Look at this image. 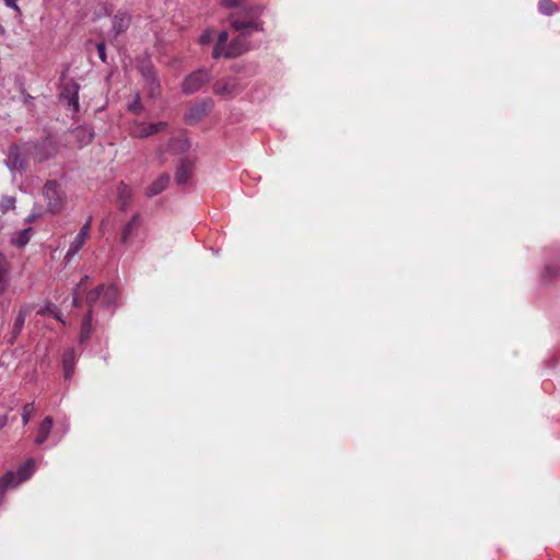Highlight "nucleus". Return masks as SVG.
I'll use <instances>...</instances> for the list:
<instances>
[{"instance_id":"15","label":"nucleus","mask_w":560,"mask_h":560,"mask_svg":"<svg viewBox=\"0 0 560 560\" xmlns=\"http://www.w3.org/2000/svg\"><path fill=\"white\" fill-rule=\"evenodd\" d=\"M54 420L50 416H47L38 427L37 435L34 440L36 445H42L50 434Z\"/></svg>"},{"instance_id":"8","label":"nucleus","mask_w":560,"mask_h":560,"mask_svg":"<svg viewBox=\"0 0 560 560\" xmlns=\"http://www.w3.org/2000/svg\"><path fill=\"white\" fill-rule=\"evenodd\" d=\"M32 149L31 154L38 163L49 160L56 151L55 142L50 137H47L42 142L34 143Z\"/></svg>"},{"instance_id":"13","label":"nucleus","mask_w":560,"mask_h":560,"mask_svg":"<svg viewBox=\"0 0 560 560\" xmlns=\"http://www.w3.org/2000/svg\"><path fill=\"white\" fill-rule=\"evenodd\" d=\"M5 163L11 171H21L25 167L26 162L22 158V154L18 145L10 147Z\"/></svg>"},{"instance_id":"21","label":"nucleus","mask_w":560,"mask_h":560,"mask_svg":"<svg viewBox=\"0 0 560 560\" xmlns=\"http://www.w3.org/2000/svg\"><path fill=\"white\" fill-rule=\"evenodd\" d=\"M9 270L10 267L7 257L3 254H0V293L5 289Z\"/></svg>"},{"instance_id":"30","label":"nucleus","mask_w":560,"mask_h":560,"mask_svg":"<svg viewBox=\"0 0 560 560\" xmlns=\"http://www.w3.org/2000/svg\"><path fill=\"white\" fill-rule=\"evenodd\" d=\"M14 206H15V198L14 197L4 196L0 200V209L2 210V212H5V211H8L10 209H13Z\"/></svg>"},{"instance_id":"10","label":"nucleus","mask_w":560,"mask_h":560,"mask_svg":"<svg viewBox=\"0 0 560 560\" xmlns=\"http://www.w3.org/2000/svg\"><path fill=\"white\" fill-rule=\"evenodd\" d=\"M91 218L85 222V224L81 228L80 232L78 233V235L75 236V238L71 242L68 250H67V257H73L75 256L80 250L81 248L83 247V245L85 244V242L89 240L90 237V229H91Z\"/></svg>"},{"instance_id":"9","label":"nucleus","mask_w":560,"mask_h":560,"mask_svg":"<svg viewBox=\"0 0 560 560\" xmlns=\"http://www.w3.org/2000/svg\"><path fill=\"white\" fill-rule=\"evenodd\" d=\"M79 90L80 85L74 81H70L60 91V100L67 102V106L74 112L79 110Z\"/></svg>"},{"instance_id":"25","label":"nucleus","mask_w":560,"mask_h":560,"mask_svg":"<svg viewBox=\"0 0 560 560\" xmlns=\"http://www.w3.org/2000/svg\"><path fill=\"white\" fill-rule=\"evenodd\" d=\"M538 10L544 15H552L558 10V7L551 0H539Z\"/></svg>"},{"instance_id":"17","label":"nucleus","mask_w":560,"mask_h":560,"mask_svg":"<svg viewBox=\"0 0 560 560\" xmlns=\"http://www.w3.org/2000/svg\"><path fill=\"white\" fill-rule=\"evenodd\" d=\"M139 228V217L138 214H133L130 221L125 225L121 236L120 243L125 246L129 244V240L133 232H137Z\"/></svg>"},{"instance_id":"35","label":"nucleus","mask_w":560,"mask_h":560,"mask_svg":"<svg viewBox=\"0 0 560 560\" xmlns=\"http://www.w3.org/2000/svg\"><path fill=\"white\" fill-rule=\"evenodd\" d=\"M129 109L137 113L140 109V93L135 95L133 102L129 105Z\"/></svg>"},{"instance_id":"34","label":"nucleus","mask_w":560,"mask_h":560,"mask_svg":"<svg viewBox=\"0 0 560 560\" xmlns=\"http://www.w3.org/2000/svg\"><path fill=\"white\" fill-rule=\"evenodd\" d=\"M245 0H222V5L229 9L241 7Z\"/></svg>"},{"instance_id":"7","label":"nucleus","mask_w":560,"mask_h":560,"mask_svg":"<svg viewBox=\"0 0 560 560\" xmlns=\"http://www.w3.org/2000/svg\"><path fill=\"white\" fill-rule=\"evenodd\" d=\"M142 90L148 91V96L154 98L160 94V82L156 79L155 71L144 65L142 60Z\"/></svg>"},{"instance_id":"12","label":"nucleus","mask_w":560,"mask_h":560,"mask_svg":"<svg viewBox=\"0 0 560 560\" xmlns=\"http://www.w3.org/2000/svg\"><path fill=\"white\" fill-rule=\"evenodd\" d=\"M31 310L28 306H22L15 317V322L11 331V336L8 339V343L13 345L16 338L20 336L26 317L30 315Z\"/></svg>"},{"instance_id":"32","label":"nucleus","mask_w":560,"mask_h":560,"mask_svg":"<svg viewBox=\"0 0 560 560\" xmlns=\"http://www.w3.org/2000/svg\"><path fill=\"white\" fill-rule=\"evenodd\" d=\"M88 280V276H85L75 287L74 289V292H73V300H72V304L74 306H79V295H80V290L81 288L84 285V282Z\"/></svg>"},{"instance_id":"1","label":"nucleus","mask_w":560,"mask_h":560,"mask_svg":"<svg viewBox=\"0 0 560 560\" xmlns=\"http://www.w3.org/2000/svg\"><path fill=\"white\" fill-rule=\"evenodd\" d=\"M265 7L261 4L246 5L238 13L229 16L231 27L240 35L248 37L254 32H264V21L260 20Z\"/></svg>"},{"instance_id":"23","label":"nucleus","mask_w":560,"mask_h":560,"mask_svg":"<svg viewBox=\"0 0 560 560\" xmlns=\"http://www.w3.org/2000/svg\"><path fill=\"white\" fill-rule=\"evenodd\" d=\"M104 290V285H98L94 290L90 291L86 295V303L89 304V310L93 312V306L101 301L102 302V292Z\"/></svg>"},{"instance_id":"28","label":"nucleus","mask_w":560,"mask_h":560,"mask_svg":"<svg viewBox=\"0 0 560 560\" xmlns=\"http://www.w3.org/2000/svg\"><path fill=\"white\" fill-rule=\"evenodd\" d=\"M35 411V405L34 402H28L26 405L23 406V410H22V421H23V424L26 425L30 420H31V416L32 413Z\"/></svg>"},{"instance_id":"16","label":"nucleus","mask_w":560,"mask_h":560,"mask_svg":"<svg viewBox=\"0 0 560 560\" xmlns=\"http://www.w3.org/2000/svg\"><path fill=\"white\" fill-rule=\"evenodd\" d=\"M130 24V16L126 13H117L113 19L112 31L114 32V36H118L122 32H125Z\"/></svg>"},{"instance_id":"31","label":"nucleus","mask_w":560,"mask_h":560,"mask_svg":"<svg viewBox=\"0 0 560 560\" xmlns=\"http://www.w3.org/2000/svg\"><path fill=\"white\" fill-rule=\"evenodd\" d=\"M214 32L210 28L206 30L199 37V43L201 45H208L213 39Z\"/></svg>"},{"instance_id":"26","label":"nucleus","mask_w":560,"mask_h":560,"mask_svg":"<svg viewBox=\"0 0 560 560\" xmlns=\"http://www.w3.org/2000/svg\"><path fill=\"white\" fill-rule=\"evenodd\" d=\"M38 315H45V314H51L56 319L65 324V320L62 319V316L60 312L58 311L57 306L55 304H47L44 308L39 310L37 312Z\"/></svg>"},{"instance_id":"40","label":"nucleus","mask_w":560,"mask_h":560,"mask_svg":"<svg viewBox=\"0 0 560 560\" xmlns=\"http://www.w3.org/2000/svg\"><path fill=\"white\" fill-rule=\"evenodd\" d=\"M35 217V214H32L31 217H27V220H32Z\"/></svg>"},{"instance_id":"22","label":"nucleus","mask_w":560,"mask_h":560,"mask_svg":"<svg viewBox=\"0 0 560 560\" xmlns=\"http://www.w3.org/2000/svg\"><path fill=\"white\" fill-rule=\"evenodd\" d=\"M117 299V290L114 287H105L102 292V305L110 307Z\"/></svg>"},{"instance_id":"37","label":"nucleus","mask_w":560,"mask_h":560,"mask_svg":"<svg viewBox=\"0 0 560 560\" xmlns=\"http://www.w3.org/2000/svg\"><path fill=\"white\" fill-rule=\"evenodd\" d=\"M16 2H18V0H4V3L7 7L19 11V7H18Z\"/></svg>"},{"instance_id":"2","label":"nucleus","mask_w":560,"mask_h":560,"mask_svg":"<svg viewBox=\"0 0 560 560\" xmlns=\"http://www.w3.org/2000/svg\"><path fill=\"white\" fill-rule=\"evenodd\" d=\"M229 34L225 31H222L218 35L217 43L212 50V57L214 59L223 58H235L238 57L248 50H250V43L246 36L240 35L233 38L230 43Z\"/></svg>"},{"instance_id":"38","label":"nucleus","mask_w":560,"mask_h":560,"mask_svg":"<svg viewBox=\"0 0 560 560\" xmlns=\"http://www.w3.org/2000/svg\"><path fill=\"white\" fill-rule=\"evenodd\" d=\"M8 423V416L2 415L0 416V430L3 429Z\"/></svg>"},{"instance_id":"24","label":"nucleus","mask_w":560,"mask_h":560,"mask_svg":"<svg viewBox=\"0 0 560 560\" xmlns=\"http://www.w3.org/2000/svg\"><path fill=\"white\" fill-rule=\"evenodd\" d=\"M118 197L120 200L119 209L124 211V210H126V208L128 206V201L131 197V191L128 188V186H126L122 183L120 184V186L118 188Z\"/></svg>"},{"instance_id":"36","label":"nucleus","mask_w":560,"mask_h":560,"mask_svg":"<svg viewBox=\"0 0 560 560\" xmlns=\"http://www.w3.org/2000/svg\"><path fill=\"white\" fill-rule=\"evenodd\" d=\"M177 145H178V149L180 151H186L190 148V142L188 141V139L186 138H183V139H178L176 141Z\"/></svg>"},{"instance_id":"6","label":"nucleus","mask_w":560,"mask_h":560,"mask_svg":"<svg viewBox=\"0 0 560 560\" xmlns=\"http://www.w3.org/2000/svg\"><path fill=\"white\" fill-rule=\"evenodd\" d=\"M213 107V101L210 97L202 98L198 103L194 104L185 113V121L188 125H195L200 121Z\"/></svg>"},{"instance_id":"4","label":"nucleus","mask_w":560,"mask_h":560,"mask_svg":"<svg viewBox=\"0 0 560 560\" xmlns=\"http://www.w3.org/2000/svg\"><path fill=\"white\" fill-rule=\"evenodd\" d=\"M211 77V71L206 68H199L198 70L191 72L183 81V93L188 95L197 93L203 85L209 83Z\"/></svg>"},{"instance_id":"3","label":"nucleus","mask_w":560,"mask_h":560,"mask_svg":"<svg viewBox=\"0 0 560 560\" xmlns=\"http://www.w3.org/2000/svg\"><path fill=\"white\" fill-rule=\"evenodd\" d=\"M43 196L47 201V210L55 214L60 212L65 206V191L56 180H47L43 187Z\"/></svg>"},{"instance_id":"27","label":"nucleus","mask_w":560,"mask_h":560,"mask_svg":"<svg viewBox=\"0 0 560 560\" xmlns=\"http://www.w3.org/2000/svg\"><path fill=\"white\" fill-rule=\"evenodd\" d=\"M31 231H32L31 228L21 231L19 236L14 240V244L18 247H23L24 245H26L30 242Z\"/></svg>"},{"instance_id":"18","label":"nucleus","mask_w":560,"mask_h":560,"mask_svg":"<svg viewBox=\"0 0 560 560\" xmlns=\"http://www.w3.org/2000/svg\"><path fill=\"white\" fill-rule=\"evenodd\" d=\"M170 184V176L167 174L161 175L152 185L147 189V196L153 197L161 194Z\"/></svg>"},{"instance_id":"29","label":"nucleus","mask_w":560,"mask_h":560,"mask_svg":"<svg viewBox=\"0 0 560 560\" xmlns=\"http://www.w3.org/2000/svg\"><path fill=\"white\" fill-rule=\"evenodd\" d=\"M559 272H560V269L558 266L548 265L545 268L542 278H544V280L548 281V280L556 278L559 275Z\"/></svg>"},{"instance_id":"14","label":"nucleus","mask_w":560,"mask_h":560,"mask_svg":"<svg viewBox=\"0 0 560 560\" xmlns=\"http://www.w3.org/2000/svg\"><path fill=\"white\" fill-rule=\"evenodd\" d=\"M77 362V354L74 349H68L62 355V369L66 380H70L74 374V366Z\"/></svg>"},{"instance_id":"20","label":"nucleus","mask_w":560,"mask_h":560,"mask_svg":"<svg viewBox=\"0 0 560 560\" xmlns=\"http://www.w3.org/2000/svg\"><path fill=\"white\" fill-rule=\"evenodd\" d=\"M166 128H167V124L164 121L150 122V124L142 122V138L164 131V130H166Z\"/></svg>"},{"instance_id":"19","label":"nucleus","mask_w":560,"mask_h":560,"mask_svg":"<svg viewBox=\"0 0 560 560\" xmlns=\"http://www.w3.org/2000/svg\"><path fill=\"white\" fill-rule=\"evenodd\" d=\"M92 311L89 310V312L86 313L83 322H82V326H81V332H80V342L81 343H84L86 342L90 337H91V334H92Z\"/></svg>"},{"instance_id":"5","label":"nucleus","mask_w":560,"mask_h":560,"mask_svg":"<svg viewBox=\"0 0 560 560\" xmlns=\"http://www.w3.org/2000/svg\"><path fill=\"white\" fill-rule=\"evenodd\" d=\"M212 90L215 95L233 98L243 90V86L237 78L228 77L217 80L213 83Z\"/></svg>"},{"instance_id":"33","label":"nucleus","mask_w":560,"mask_h":560,"mask_svg":"<svg viewBox=\"0 0 560 560\" xmlns=\"http://www.w3.org/2000/svg\"><path fill=\"white\" fill-rule=\"evenodd\" d=\"M96 49H97V55L100 57V59L103 61V62H107V56H106V47H105V44L104 43H98L96 45Z\"/></svg>"},{"instance_id":"39","label":"nucleus","mask_w":560,"mask_h":560,"mask_svg":"<svg viewBox=\"0 0 560 560\" xmlns=\"http://www.w3.org/2000/svg\"><path fill=\"white\" fill-rule=\"evenodd\" d=\"M4 33V28L0 25V34Z\"/></svg>"},{"instance_id":"11","label":"nucleus","mask_w":560,"mask_h":560,"mask_svg":"<svg viewBox=\"0 0 560 560\" xmlns=\"http://www.w3.org/2000/svg\"><path fill=\"white\" fill-rule=\"evenodd\" d=\"M192 162L188 159H183L178 164L175 172V183L179 187H184L189 184L192 175Z\"/></svg>"}]
</instances>
